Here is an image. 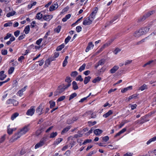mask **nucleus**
Listing matches in <instances>:
<instances>
[{
	"label": "nucleus",
	"mask_w": 156,
	"mask_h": 156,
	"mask_svg": "<svg viewBox=\"0 0 156 156\" xmlns=\"http://www.w3.org/2000/svg\"><path fill=\"white\" fill-rule=\"evenodd\" d=\"M29 130V126H25L20 129V131L17 133L16 134L10 139V141L13 142L20 138L23 134H25Z\"/></svg>",
	"instance_id": "f257e3e1"
},
{
	"label": "nucleus",
	"mask_w": 156,
	"mask_h": 156,
	"mask_svg": "<svg viewBox=\"0 0 156 156\" xmlns=\"http://www.w3.org/2000/svg\"><path fill=\"white\" fill-rule=\"evenodd\" d=\"M155 13V10L150 11L148 12L143 17L139 19L138 20V21L139 22H140L141 21H144L147 18L152 15L154 14Z\"/></svg>",
	"instance_id": "f03ea898"
},
{
	"label": "nucleus",
	"mask_w": 156,
	"mask_h": 156,
	"mask_svg": "<svg viewBox=\"0 0 156 156\" xmlns=\"http://www.w3.org/2000/svg\"><path fill=\"white\" fill-rule=\"evenodd\" d=\"M65 90L64 87H62V86H59L57 90L54 92L55 96H57L59 94L62 93Z\"/></svg>",
	"instance_id": "7ed1b4c3"
},
{
	"label": "nucleus",
	"mask_w": 156,
	"mask_h": 156,
	"mask_svg": "<svg viewBox=\"0 0 156 156\" xmlns=\"http://www.w3.org/2000/svg\"><path fill=\"white\" fill-rule=\"evenodd\" d=\"M44 107V105L43 103H41L36 109V112L40 115L42 114V110Z\"/></svg>",
	"instance_id": "20e7f679"
},
{
	"label": "nucleus",
	"mask_w": 156,
	"mask_h": 156,
	"mask_svg": "<svg viewBox=\"0 0 156 156\" xmlns=\"http://www.w3.org/2000/svg\"><path fill=\"white\" fill-rule=\"evenodd\" d=\"M93 19L91 18L89 16L86 18L85 20L83 22V24L84 25H89L91 24L92 23Z\"/></svg>",
	"instance_id": "39448f33"
},
{
	"label": "nucleus",
	"mask_w": 156,
	"mask_h": 156,
	"mask_svg": "<svg viewBox=\"0 0 156 156\" xmlns=\"http://www.w3.org/2000/svg\"><path fill=\"white\" fill-rule=\"evenodd\" d=\"M149 27V26L148 27H144L139 30L140 32V33H141L142 35L145 34L149 31L150 29Z\"/></svg>",
	"instance_id": "423d86ee"
},
{
	"label": "nucleus",
	"mask_w": 156,
	"mask_h": 156,
	"mask_svg": "<svg viewBox=\"0 0 156 156\" xmlns=\"http://www.w3.org/2000/svg\"><path fill=\"white\" fill-rule=\"evenodd\" d=\"M34 106H31L30 108L26 112V114L27 115L32 116L34 113L35 110Z\"/></svg>",
	"instance_id": "0eeeda50"
},
{
	"label": "nucleus",
	"mask_w": 156,
	"mask_h": 156,
	"mask_svg": "<svg viewBox=\"0 0 156 156\" xmlns=\"http://www.w3.org/2000/svg\"><path fill=\"white\" fill-rule=\"evenodd\" d=\"M45 142L44 138H43L40 140L39 142L37 143L35 146V148L37 149L43 146Z\"/></svg>",
	"instance_id": "6e6552de"
},
{
	"label": "nucleus",
	"mask_w": 156,
	"mask_h": 156,
	"mask_svg": "<svg viewBox=\"0 0 156 156\" xmlns=\"http://www.w3.org/2000/svg\"><path fill=\"white\" fill-rule=\"evenodd\" d=\"M105 62V60L104 59L100 60L95 65V67L97 68L99 66L103 65Z\"/></svg>",
	"instance_id": "1a4fd4ad"
},
{
	"label": "nucleus",
	"mask_w": 156,
	"mask_h": 156,
	"mask_svg": "<svg viewBox=\"0 0 156 156\" xmlns=\"http://www.w3.org/2000/svg\"><path fill=\"white\" fill-rule=\"evenodd\" d=\"M58 7V5L57 2H54L50 7L49 10H55Z\"/></svg>",
	"instance_id": "9d476101"
},
{
	"label": "nucleus",
	"mask_w": 156,
	"mask_h": 156,
	"mask_svg": "<svg viewBox=\"0 0 156 156\" xmlns=\"http://www.w3.org/2000/svg\"><path fill=\"white\" fill-rule=\"evenodd\" d=\"M118 16H115L113 19H112L110 21L106 23V25L105 26V27H106V26H108L110 25L111 24L113 23V22H115L116 20L118 19Z\"/></svg>",
	"instance_id": "9b49d317"
},
{
	"label": "nucleus",
	"mask_w": 156,
	"mask_h": 156,
	"mask_svg": "<svg viewBox=\"0 0 156 156\" xmlns=\"http://www.w3.org/2000/svg\"><path fill=\"white\" fill-rule=\"evenodd\" d=\"M94 45L93 44L92 42H90L88 43V45L85 51L86 52H88L90 50L91 48H93Z\"/></svg>",
	"instance_id": "f8f14e48"
},
{
	"label": "nucleus",
	"mask_w": 156,
	"mask_h": 156,
	"mask_svg": "<svg viewBox=\"0 0 156 156\" xmlns=\"http://www.w3.org/2000/svg\"><path fill=\"white\" fill-rule=\"evenodd\" d=\"M119 68L118 66H115L110 70V72L111 73H114Z\"/></svg>",
	"instance_id": "ddd939ff"
},
{
	"label": "nucleus",
	"mask_w": 156,
	"mask_h": 156,
	"mask_svg": "<svg viewBox=\"0 0 156 156\" xmlns=\"http://www.w3.org/2000/svg\"><path fill=\"white\" fill-rule=\"evenodd\" d=\"M4 71H2L0 72V80H3L6 77V75L4 74Z\"/></svg>",
	"instance_id": "4468645a"
},
{
	"label": "nucleus",
	"mask_w": 156,
	"mask_h": 156,
	"mask_svg": "<svg viewBox=\"0 0 156 156\" xmlns=\"http://www.w3.org/2000/svg\"><path fill=\"white\" fill-rule=\"evenodd\" d=\"M10 125H9L8 126V130H7V132L9 134H11L14 131H15L16 130V128H13L12 129L10 128L9 126Z\"/></svg>",
	"instance_id": "2eb2a0df"
},
{
	"label": "nucleus",
	"mask_w": 156,
	"mask_h": 156,
	"mask_svg": "<svg viewBox=\"0 0 156 156\" xmlns=\"http://www.w3.org/2000/svg\"><path fill=\"white\" fill-rule=\"evenodd\" d=\"M102 132V130L99 129H97L94 130V133L96 135L98 136L101 134Z\"/></svg>",
	"instance_id": "dca6fc26"
},
{
	"label": "nucleus",
	"mask_w": 156,
	"mask_h": 156,
	"mask_svg": "<svg viewBox=\"0 0 156 156\" xmlns=\"http://www.w3.org/2000/svg\"><path fill=\"white\" fill-rule=\"evenodd\" d=\"M113 113V112L112 110H109L106 113L104 114L103 115V117H104L105 118L108 117L109 115H111Z\"/></svg>",
	"instance_id": "f3484780"
},
{
	"label": "nucleus",
	"mask_w": 156,
	"mask_h": 156,
	"mask_svg": "<svg viewBox=\"0 0 156 156\" xmlns=\"http://www.w3.org/2000/svg\"><path fill=\"white\" fill-rule=\"evenodd\" d=\"M52 17L51 16L48 15H44L43 16V19L45 20L48 21L50 19H51Z\"/></svg>",
	"instance_id": "a211bd4d"
},
{
	"label": "nucleus",
	"mask_w": 156,
	"mask_h": 156,
	"mask_svg": "<svg viewBox=\"0 0 156 156\" xmlns=\"http://www.w3.org/2000/svg\"><path fill=\"white\" fill-rule=\"evenodd\" d=\"M91 78V77L90 76H88L85 77L84 80V83L85 84H87L88 82L90 81V79Z\"/></svg>",
	"instance_id": "6ab92c4d"
},
{
	"label": "nucleus",
	"mask_w": 156,
	"mask_h": 156,
	"mask_svg": "<svg viewBox=\"0 0 156 156\" xmlns=\"http://www.w3.org/2000/svg\"><path fill=\"white\" fill-rule=\"evenodd\" d=\"M132 88V86H129L127 87L124 88L122 90L121 92L122 93H125L128 90H131Z\"/></svg>",
	"instance_id": "aec40b11"
},
{
	"label": "nucleus",
	"mask_w": 156,
	"mask_h": 156,
	"mask_svg": "<svg viewBox=\"0 0 156 156\" xmlns=\"http://www.w3.org/2000/svg\"><path fill=\"white\" fill-rule=\"evenodd\" d=\"M156 140V136H154V137H153V138L150 139L149 140H148L147 143V145H148L149 144H150L151 143V142H154Z\"/></svg>",
	"instance_id": "412c9836"
},
{
	"label": "nucleus",
	"mask_w": 156,
	"mask_h": 156,
	"mask_svg": "<svg viewBox=\"0 0 156 156\" xmlns=\"http://www.w3.org/2000/svg\"><path fill=\"white\" fill-rule=\"evenodd\" d=\"M63 139L62 138H58L55 141L54 144L55 145H58L59 144L62 140Z\"/></svg>",
	"instance_id": "4be33fe9"
},
{
	"label": "nucleus",
	"mask_w": 156,
	"mask_h": 156,
	"mask_svg": "<svg viewBox=\"0 0 156 156\" xmlns=\"http://www.w3.org/2000/svg\"><path fill=\"white\" fill-rule=\"evenodd\" d=\"M70 127L69 126H67L65 128H64L61 132V134H63L65 133H66L70 129Z\"/></svg>",
	"instance_id": "5701e85b"
},
{
	"label": "nucleus",
	"mask_w": 156,
	"mask_h": 156,
	"mask_svg": "<svg viewBox=\"0 0 156 156\" xmlns=\"http://www.w3.org/2000/svg\"><path fill=\"white\" fill-rule=\"evenodd\" d=\"M53 60V59H51L46 60L45 61V66H46V67H48V65H50L51 62Z\"/></svg>",
	"instance_id": "b1692460"
},
{
	"label": "nucleus",
	"mask_w": 156,
	"mask_h": 156,
	"mask_svg": "<svg viewBox=\"0 0 156 156\" xmlns=\"http://www.w3.org/2000/svg\"><path fill=\"white\" fill-rule=\"evenodd\" d=\"M142 35L139 30L136 31L134 34V36L136 37H139Z\"/></svg>",
	"instance_id": "393cba45"
},
{
	"label": "nucleus",
	"mask_w": 156,
	"mask_h": 156,
	"mask_svg": "<svg viewBox=\"0 0 156 156\" xmlns=\"http://www.w3.org/2000/svg\"><path fill=\"white\" fill-rule=\"evenodd\" d=\"M73 87L74 90H76L78 89V87L75 81H73L72 83Z\"/></svg>",
	"instance_id": "a878e982"
},
{
	"label": "nucleus",
	"mask_w": 156,
	"mask_h": 156,
	"mask_svg": "<svg viewBox=\"0 0 156 156\" xmlns=\"http://www.w3.org/2000/svg\"><path fill=\"white\" fill-rule=\"evenodd\" d=\"M97 10H94V11H93L91 14L90 15L89 17H90L91 18L93 19V20L94 19V17L95 16L96 13H97Z\"/></svg>",
	"instance_id": "bb28decb"
},
{
	"label": "nucleus",
	"mask_w": 156,
	"mask_h": 156,
	"mask_svg": "<svg viewBox=\"0 0 156 156\" xmlns=\"http://www.w3.org/2000/svg\"><path fill=\"white\" fill-rule=\"evenodd\" d=\"M71 16V15L70 14H68L66 15L65 17L62 19V21L64 22L66 21L67 20L69 19L70 17Z\"/></svg>",
	"instance_id": "cd10ccee"
},
{
	"label": "nucleus",
	"mask_w": 156,
	"mask_h": 156,
	"mask_svg": "<svg viewBox=\"0 0 156 156\" xmlns=\"http://www.w3.org/2000/svg\"><path fill=\"white\" fill-rule=\"evenodd\" d=\"M49 103L50 104V108H51L54 107L55 105V102L51 100L49 102Z\"/></svg>",
	"instance_id": "c85d7f7f"
},
{
	"label": "nucleus",
	"mask_w": 156,
	"mask_h": 156,
	"mask_svg": "<svg viewBox=\"0 0 156 156\" xmlns=\"http://www.w3.org/2000/svg\"><path fill=\"white\" fill-rule=\"evenodd\" d=\"M147 86L145 84H144L142 86L139 88V90L143 91L145 89H147Z\"/></svg>",
	"instance_id": "c756f323"
},
{
	"label": "nucleus",
	"mask_w": 156,
	"mask_h": 156,
	"mask_svg": "<svg viewBox=\"0 0 156 156\" xmlns=\"http://www.w3.org/2000/svg\"><path fill=\"white\" fill-rule=\"evenodd\" d=\"M30 26L28 25L25 27V28L24 29V31L25 32V33L26 34H28L30 30Z\"/></svg>",
	"instance_id": "7c9ffc66"
},
{
	"label": "nucleus",
	"mask_w": 156,
	"mask_h": 156,
	"mask_svg": "<svg viewBox=\"0 0 156 156\" xmlns=\"http://www.w3.org/2000/svg\"><path fill=\"white\" fill-rule=\"evenodd\" d=\"M65 45L64 44H62L61 45L58 47L56 48V50L57 51H60L64 48Z\"/></svg>",
	"instance_id": "2f4dec72"
},
{
	"label": "nucleus",
	"mask_w": 156,
	"mask_h": 156,
	"mask_svg": "<svg viewBox=\"0 0 156 156\" xmlns=\"http://www.w3.org/2000/svg\"><path fill=\"white\" fill-rule=\"evenodd\" d=\"M16 13V12L14 11H12L10 12H9L6 15V16L8 17H9L11 16H12L15 15Z\"/></svg>",
	"instance_id": "473e14b6"
},
{
	"label": "nucleus",
	"mask_w": 156,
	"mask_h": 156,
	"mask_svg": "<svg viewBox=\"0 0 156 156\" xmlns=\"http://www.w3.org/2000/svg\"><path fill=\"white\" fill-rule=\"evenodd\" d=\"M19 115V114L17 112L14 113L11 116V119L13 120L15 118H16Z\"/></svg>",
	"instance_id": "72a5a7b5"
},
{
	"label": "nucleus",
	"mask_w": 156,
	"mask_h": 156,
	"mask_svg": "<svg viewBox=\"0 0 156 156\" xmlns=\"http://www.w3.org/2000/svg\"><path fill=\"white\" fill-rule=\"evenodd\" d=\"M12 24V22L11 21H10L9 22L5 23L4 24V27H7L11 26Z\"/></svg>",
	"instance_id": "f704fd0d"
},
{
	"label": "nucleus",
	"mask_w": 156,
	"mask_h": 156,
	"mask_svg": "<svg viewBox=\"0 0 156 156\" xmlns=\"http://www.w3.org/2000/svg\"><path fill=\"white\" fill-rule=\"evenodd\" d=\"M42 128L40 129L37 130L35 134L36 136H38L40 135L42 131Z\"/></svg>",
	"instance_id": "c9c22d12"
},
{
	"label": "nucleus",
	"mask_w": 156,
	"mask_h": 156,
	"mask_svg": "<svg viewBox=\"0 0 156 156\" xmlns=\"http://www.w3.org/2000/svg\"><path fill=\"white\" fill-rule=\"evenodd\" d=\"M147 37H145L144 38L142 39L140 41L138 42L136 44V45H139V44H141L143 43V42H144L146 40H147Z\"/></svg>",
	"instance_id": "e433bc0d"
},
{
	"label": "nucleus",
	"mask_w": 156,
	"mask_h": 156,
	"mask_svg": "<svg viewBox=\"0 0 156 156\" xmlns=\"http://www.w3.org/2000/svg\"><path fill=\"white\" fill-rule=\"evenodd\" d=\"M57 135V133L56 132H53L51 133L50 136V138H53Z\"/></svg>",
	"instance_id": "4c0bfd02"
},
{
	"label": "nucleus",
	"mask_w": 156,
	"mask_h": 156,
	"mask_svg": "<svg viewBox=\"0 0 156 156\" xmlns=\"http://www.w3.org/2000/svg\"><path fill=\"white\" fill-rule=\"evenodd\" d=\"M61 29V26H58L57 27H56L54 30V31L55 32H57V33H59Z\"/></svg>",
	"instance_id": "58836bf2"
},
{
	"label": "nucleus",
	"mask_w": 156,
	"mask_h": 156,
	"mask_svg": "<svg viewBox=\"0 0 156 156\" xmlns=\"http://www.w3.org/2000/svg\"><path fill=\"white\" fill-rule=\"evenodd\" d=\"M101 79V78L99 77H98L95 78L92 81L93 83H95L97 82L100 81Z\"/></svg>",
	"instance_id": "ea45409f"
},
{
	"label": "nucleus",
	"mask_w": 156,
	"mask_h": 156,
	"mask_svg": "<svg viewBox=\"0 0 156 156\" xmlns=\"http://www.w3.org/2000/svg\"><path fill=\"white\" fill-rule=\"evenodd\" d=\"M86 66V64H83L81 66H80L79 69V70L80 72H81L83 70H84Z\"/></svg>",
	"instance_id": "a19ab883"
},
{
	"label": "nucleus",
	"mask_w": 156,
	"mask_h": 156,
	"mask_svg": "<svg viewBox=\"0 0 156 156\" xmlns=\"http://www.w3.org/2000/svg\"><path fill=\"white\" fill-rule=\"evenodd\" d=\"M36 17L37 19L40 20L43 17V14L41 13H38L37 14Z\"/></svg>",
	"instance_id": "79ce46f5"
},
{
	"label": "nucleus",
	"mask_w": 156,
	"mask_h": 156,
	"mask_svg": "<svg viewBox=\"0 0 156 156\" xmlns=\"http://www.w3.org/2000/svg\"><path fill=\"white\" fill-rule=\"evenodd\" d=\"M120 36V34H116L115 36V37L113 39H112L110 41V43H111L112 42H113L115 39L117 38L118 37H119Z\"/></svg>",
	"instance_id": "37998d69"
},
{
	"label": "nucleus",
	"mask_w": 156,
	"mask_h": 156,
	"mask_svg": "<svg viewBox=\"0 0 156 156\" xmlns=\"http://www.w3.org/2000/svg\"><path fill=\"white\" fill-rule=\"evenodd\" d=\"M76 81H80L82 82L83 80V79L82 78L81 75H79L76 78Z\"/></svg>",
	"instance_id": "c03bdc74"
},
{
	"label": "nucleus",
	"mask_w": 156,
	"mask_h": 156,
	"mask_svg": "<svg viewBox=\"0 0 156 156\" xmlns=\"http://www.w3.org/2000/svg\"><path fill=\"white\" fill-rule=\"evenodd\" d=\"M14 70V68L13 67H11L9 69L8 73L9 74H11L12 73Z\"/></svg>",
	"instance_id": "a18cd8bd"
},
{
	"label": "nucleus",
	"mask_w": 156,
	"mask_h": 156,
	"mask_svg": "<svg viewBox=\"0 0 156 156\" xmlns=\"http://www.w3.org/2000/svg\"><path fill=\"white\" fill-rule=\"evenodd\" d=\"M76 95H77V94L75 93H74L70 95V96L69 97V100H70L71 99L75 97H76Z\"/></svg>",
	"instance_id": "49530a36"
},
{
	"label": "nucleus",
	"mask_w": 156,
	"mask_h": 156,
	"mask_svg": "<svg viewBox=\"0 0 156 156\" xmlns=\"http://www.w3.org/2000/svg\"><path fill=\"white\" fill-rule=\"evenodd\" d=\"M78 73L77 72H76V71H73L72 72V73L71 74V76H72L75 77L76 76L78 75Z\"/></svg>",
	"instance_id": "de8ad7c7"
},
{
	"label": "nucleus",
	"mask_w": 156,
	"mask_h": 156,
	"mask_svg": "<svg viewBox=\"0 0 156 156\" xmlns=\"http://www.w3.org/2000/svg\"><path fill=\"white\" fill-rule=\"evenodd\" d=\"M65 96H62L60 97L58 99V100H57V101L59 102L63 101L65 99Z\"/></svg>",
	"instance_id": "09e8293b"
},
{
	"label": "nucleus",
	"mask_w": 156,
	"mask_h": 156,
	"mask_svg": "<svg viewBox=\"0 0 156 156\" xmlns=\"http://www.w3.org/2000/svg\"><path fill=\"white\" fill-rule=\"evenodd\" d=\"M97 151L95 150H94L90 152L86 156H91L93 154L96 153Z\"/></svg>",
	"instance_id": "8fccbe9b"
},
{
	"label": "nucleus",
	"mask_w": 156,
	"mask_h": 156,
	"mask_svg": "<svg viewBox=\"0 0 156 156\" xmlns=\"http://www.w3.org/2000/svg\"><path fill=\"white\" fill-rule=\"evenodd\" d=\"M71 37L69 36L65 39V42L66 44H67L70 40Z\"/></svg>",
	"instance_id": "3c124183"
},
{
	"label": "nucleus",
	"mask_w": 156,
	"mask_h": 156,
	"mask_svg": "<svg viewBox=\"0 0 156 156\" xmlns=\"http://www.w3.org/2000/svg\"><path fill=\"white\" fill-rule=\"evenodd\" d=\"M5 135L3 136L0 139V143L1 144L5 140Z\"/></svg>",
	"instance_id": "603ef678"
},
{
	"label": "nucleus",
	"mask_w": 156,
	"mask_h": 156,
	"mask_svg": "<svg viewBox=\"0 0 156 156\" xmlns=\"http://www.w3.org/2000/svg\"><path fill=\"white\" fill-rule=\"evenodd\" d=\"M12 103L13 104V105L16 106L18 105V102L16 100L14 99H12Z\"/></svg>",
	"instance_id": "864d4df0"
},
{
	"label": "nucleus",
	"mask_w": 156,
	"mask_h": 156,
	"mask_svg": "<svg viewBox=\"0 0 156 156\" xmlns=\"http://www.w3.org/2000/svg\"><path fill=\"white\" fill-rule=\"evenodd\" d=\"M109 139V137L108 136H106L104 137H103L102 138V139L105 142L107 141Z\"/></svg>",
	"instance_id": "5fc2aeb1"
},
{
	"label": "nucleus",
	"mask_w": 156,
	"mask_h": 156,
	"mask_svg": "<svg viewBox=\"0 0 156 156\" xmlns=\"http://www.w3.org/2000/svg\"><path fill=\"white\" fill-rule=\"evenodd\" d=\"M129 105L130 106L131 109L132 110L136 108L137 106V105L136 104H135L133 105L130 104H129Z\"/></svg>",
	"instance_id": "6e6d98bb"
},
{
	"label": "nucleus",
	"mask_w": 156,
	"mask_h": 156,
	"mask_svg": "<svg viewBox=\"0 0 156 156\" xmlns=\"http://www.w3.org/2000/svg\"><path fill=\"white\" fill-rule=\"evenodd\" d=\"M91 141V140L90 139H87L85 140L83 142V143L82 144H85L87 143H90Z\"/></svg>",
	"instance_id": "4d7b16f0"
},
{
	"label": "nucleus",
	"mask_w": 156,
	"mask_h": 156,
	"mask_svg": "<svg viewBox=\"0 0 156 156\" xmlns=\"http://www.w3.org/2000/svg\"><path fill=\"white\" fill-rule=\"evenodd\" d=\"M121 50L119 49V48H116L115 49V50H114V53L116 55Z\"/></svg>",
	"instance_id": "13d9d810"
},
{
	"label": "nucleus",
	"mask_w": 156,
	"mask_h": 156,
	"mask_svg": "<svg viewBox=\"0 0 156 156\" xmlns=\"http://www.w3.org/2000/svg\"><path fill=\"white\" fill-rule=\"evenodd\" d=\"M12 34L9 33H7L6 36L4 38V40H6L11 37Z\"/></svg>",
	"instance_id": "bf43d9fd"
},
{
	"label": "nucleus",
	"mask_w": 156,
	"mask_h": 156,
	"mask_svg": "<svg viewBox=\"0 0 156 156\" xmlns=\"http://www.w3.org/2000/svg\"><path fill=\"white\" fill-rule=\"evenodd\" d=\"M137 95H136L135 94L133 95L130 96H129L128 98V101H129L130 100L133 98H135Z\"/></svg>",
	"instance_id": "052dcab7"
},
{
	"label": "nucleus",
	"mask_w": 156,
	"mask_h": 156,
	"mask_svg": "<svg viewBox=\"0 0 156 156\" xmlns=\"http://www.w3.org/2000/svg\"><path fill=\"white\" fill-rule=\"evenodd\" d=\"M65 81L69 83H70L72 80H71V78L70 77H67L65 80Z\"/></svg>",
	"instance_id": "680f3d73"
},
{
	"label": "nucleus",
	"mask_w": 156,
	"mask_h": 156,
	"mask_svg": "<svg viewBox=\"0 0 156 156\" xmlns=\"http://www.w3.org/2000/svg\"><path fill=\"white\" fill-rule=\"evenodd\" d=\"M82 27L80 26H77L76 27V30L78 32H79L81 31Z\"/></svg>",
	"instance_id": "e2e57ef3"
},
{
	"label": "nucleus",
	"mask_w": 156,
	"mask_h": 156,
	"mask_svg": "<svg viewBox=\"0 0 156 156\" xmlns=\"http://www.w3.org/2000/svg\"><path fill=\"white\" fill-rule=\"evenodd\" d=\"M20 34V31L17 30L14 33V34L16 37H17Z\"/></svg>",
	"instance_id": "0e129e2a"
},
{
	"label": "nucleus",
	"mask_w": 156,
	"mask_h": 156,
	"mask_svg": "<svg viewBox=\"0 0 156 156\" xmlns=\"http://www.w3.org/2000/svg\"><path fill=\"white\" fill-rule=\"evenodd\" d=\"M73 122V121L72 119H68L67 121V122L68 124H71Z\"/></svg>",
	"instance_id": "69168bd1"
},
{
	"label": "nucleus",
	"mask_w": 156,
	"mask_h": 156,
	"mask_svg": "<svg viewBox=\"0 0 156 156\" xmlns=\"http://www.w3.org/2000/svg\"><path fill=\"white\" fill-rule=\"evenodd\" d=\"M1 52H2V54L3 55H6L7 54V51L6 50H5V49L2 50Z\"/></svg>",
	"instance_id": "338daca9"
},
{
	"label": "nucleus",
	"mask_w": 156,
	"mask_h": 156,
	"mask_svg": "<svg viewBox=\"0 0 156 156\" xmlns=\"http://www.w3.org/2000/svg\"><path fill=\"white\" fill-rule=\"evenodd\" d=\"M42 41V38H40L38 40H37L36 42V44L38 45H39Z\"/></svg>",
	"instance_id": "774afa93"
}]
</instances>
